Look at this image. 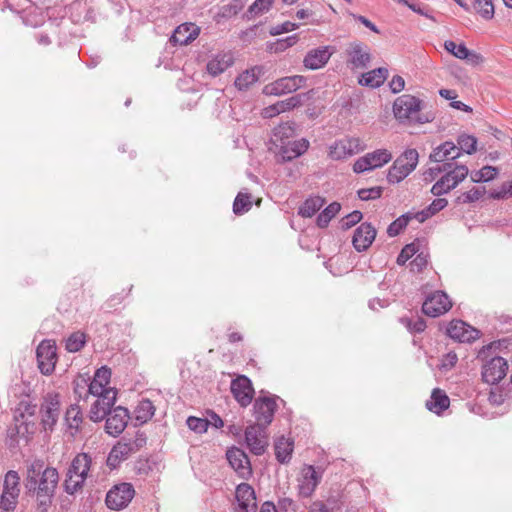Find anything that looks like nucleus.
I'll return each mask as SVG.
<instances>
[{
  "instance_id": "f257e3e1",
  "label": "nucleus",
  "mask_w": 512,
  "mask_h": 512,
  "mask_svg": "<svg viewBox=\"0 0 512 512\" xmlns=\"http://www.w3.org/2000/svg\"><path fill=\"white\" fill-rule=\"evenodd\" d=\"M58 480L57 470L53 467H45L42 461H34L28 466L25 488L36 496L42 511H46L51 504Z\"/></svg>"
},
{
  "instance_id": "39448f33",
  "label": "nucleus",
  "mask_w": 512,
  "mask_h": 512,
  "mask_svg": "<svg viewBox=\"0 0 512 512\" xmlns=\"http://www.w3.org/2000/svg\"><path fill=\"white\" fill-rule=\"evenodd\" d=\"M419 154L416 149L405 150L390 167L387 180L389 183H399L405 179L418 164Z\"/></svg>"
},
{
  "instance_id": "3c124183",
  "label": "nucleus",
  "mask_w": 512,
  "mask_h": 512,
  "mask_svg": "<svg viewBox=\"0 0 512 512\" xmlns=\"http://www.w3.org/2000/svg\"><path fill=\"white\" fill-rule=\"evenodd\" d=\"M275 0H255L249 7L248 13L252 16H259L268 12Z\"/></svg>"
},
{
  "instance_id": "864d4df0",
  "label": "nucleus",
  "mask_w": 512,
  "mask_h": 512,
  "mask_svg": "<svg viewBox=\"0 0 512 512\" xmlns=\"http://www.w3.org/2000/svg\"><path fill=\"white\" fill-rule=\"evenodd\" d=\"M186 423L190 430L199 434L206 432L209 426V421L207 419L194 416L188 417Z\"/></svg>"
},
{
  "instance_id": "5701e85b",
  "label": "nucleus",
  "mask_w": 512,
  "mask_h": 512,
  "mask_svg": "<svg viewBox=\"0 0 512 512\" xmlns=\"http://www.w3.org/2000/svg\"><path fill=\"white\" fill-rule=\"evenodd\" d=\"M237 512H256L257 502L254 489L247 483L236 487Z\"/></svg>"
},
{
  "instance_id": "5fc2aeb1",
  "label": "nucleus",
  "mask_w": 512,
  "mask_h": 512,
  "mask_svg": "<svg viewBox=\"0 0 512 512\" xmlns=\"http://www.w3.org/2000/svg\"><path fill=\"white\" fill-rule=\"evenodd\" d=\"M401 323L412 333L422 332L426 328L424 319L420 317L415 319L401 318Z\"/></svg>"
},
{
  "instance_id": "f8f14e48",
  "label": "nucleus",
  "mask_w": 512,
  "mask_h": 512,
  "mask_svg": "<svg viewBox=\"0 0 512 512\" xmlns=\"http://www.w3.org/2000/svg\"><path fill=\"white\" fill-rule=\"evenodd\" d=\"M36 356L41 373L50 375L54 371L57 362L55 342L43 340L37 347Z\"/></svg>"
},
{
  "instance_id": "cd10ccee",
  "label": "nucleus",
  "mask_w": 512,
  "mask_h": 512,
  "mask_svg": "<svg viewBox=\"0 0 512 512\" xmlns=\"http://www.w3.org/2000/svg\"><path fill=\"white\" fill-rule=\"evenodd\" d=\"M200 33V28L194 23H183L173 32L170 41L174 44L187 45L194 41Z\"/></svg>"
},
{
  "instance_id": "412c9836",
  "label": "nucleus",
  "mask_w": 512,
  "mask_h": 512,
  "mask_svg": "<svg viewBox=\"0 0 512 512\" xmlns=\"http://www.w3.org/2000/svg\"><path fill=\"white\" fill-rule=\"evenodd\" d=\"M307 99V94L301 93L291 96L285 100L276 102L275 104L269 105L262 110V116L264 118H272L280 113L292 110L304 103Z\"/></svg>"
},
{
  "instance_id": "69168bd1",
  "label": "nucleus",
  "mask_w": 512,
  "mask_h": 512,
  "mask_svg": "<svg viewBox=\"0 0 512 512\" xmlns=\"http://www.w3.org/2000/svg\"><path fill=\"white\" fill-rule=\"evenodd\" d=\"M111 377V370L107 367H101L99 368L94 375V380L99 383H103L105 385H108L110 382Z\"/></svg>"
},
{
  "instance_id": "dca6fc26",
  "label": "nucleus",
  "mask_w": 512,
  "mask_h": 512,
  "mask_svg": "<svg viewBox=\"0 0 512 512\" xmlns=\"http://www.w3.org/2000/svg\"><path fill=\"white\" fill-rule=\"evenodd\" d=\"M508 363L502 357H493L486 361L482 366V379L484 382L495 385L499 383L507 374Z\"/></svg>"
},
{
  "instance_id": "603ef678",
  "label": "nucleus",
  "mask_w": 512,
  "mask_h": 512,
  "mask_svg": "<svg viewBox=\"0 0 512 512\" xmlns=\"http://www.w3.org/2000/svg\"><path fill=\"white\" fill-rule=\"evenodd\" d=\"M486 190L484 187H473L467 192H464L461 196L458 197V200L462 203H472L478 201L484 194Z\"/></svg>"
},
{
  "instance_id": "4be33fe9",
  "label": "nucleus",
  "mask_w": 512,
  "mask_h": 512,
  "mask_svg": "<svg viewBox=\"0 0 512 512\" xmlns=\"http://www.w3.org/2000/svg\"><path fill=\"white\" fill-rule=\"evenodd\" d=\"M226 456L231 467L241 478L247 479L251 476L252 469L250 461L243 450L236 447L231 448L227 451Z\"/></svg>"
},
{
  "instance_id": "09e8293b",
  "label": "nucleus",
  "mask_w": 512,
  "mask_h": 512,
  "mask_svg": "<svg viewBox=\"0 0 512 512\" xmlns=\"http://www.w3.org/2000/svg\"><path fill=\"white\" fill-rule=\"evenodd\" d=\"M86 342L85 334L82 332L72 333L66 340L65 347L69 352H78Z\"/></svg>"
},
{
  "instance_id": "b1692460",
  "label": "nucleus",
  "mask_w": 512,
  "mask_h": 512,
  "mask_svg": "<svg viewBox=\"0 0 512 512\" xmlns=\"http://www.w3.org/2000/svg\"><path fill=\"white\" fill-rule=\"evenodd\" d=\"M276 402L271 397H259L254 403V413L257 424L267 426L273 420L274 412L276 410Z\"/></svg>"
},
{
  "instance_id": "ea45409f",
  "label": "nucleus",
  "mask_w": 512,
  "mask_h": 512,
  "mask_svg": "<svg viewBox=\"0 0 512 512\" xmlns=\"http://www.w3.org/2000/svg\"><path fill=\"white\" fill-rule=\"evenodd\" d=\"M155 413V407L149 399H142L139 401L134 409L136 421L140 424L148 422Z\"/></svg>"
},
{
  "instance_id": "9b49d317",
  "label": "nucleus",
  "mask_w": 512,
  "mask_h": 512,
  "mask_svg": "<svg viewBox=\"0 0 512 512\" xmlns=\"http://www.w3.org/2000/svg\"><path fill=\"white\" fill-rule=\"evenodd\" d=\"M135 490L130 483H121L110 489L106 495V505L112 510L125 508L133 499Z\"/></svg>"
},
{
  "instance_id": "6ab92c4d",
  "label": "nucleus",
  "mask_w": 512,
  "mask_h": 512,
  "mask_svg": "<svg viewBox=\"0 0 512 512\" xmlns=\"http://www.w3.org/2000/svg\"><path fill=\"white\" fill-rule=\"evenodd\" d=\"M447 334L459 342H472L480 337V331L462 320H453L447 328Z\"/></svg>"
},
{
  "instance_id": "6e6552de",
  "label": "nucleus",
  "mask_w": 512,
  "mask_h": 512,
  "mask_svg": "<svg viewBox=\"0 0 512 512\" xmlns=\"http://www.w3.org/2000/svg\"><path fill=\"white\" fill-rule=\"evenodd\" d=\"M323 471L312 465H304L297 477L298 494L301 497H310L321 482Z\"/></svg>"
},
{
  "instance_id": "ddd939ff",
  "label": "nucleus",
  "mask_w": 512,
  "mask_h": 512,
  "mask_svg": "<svg viewBox=\"0 0 512 512\" xmlns=\"http://www.w3.org/2000/svg\"><path fill=\"white\" fill-rule=\"evenodd\" d=\"M364 148L365 146L360 138H344L336 141L330 147L329 156L333 160H342L363 151Z\"/></svg>"
},
{
  "instance_id": "4c0bfd02",
  "label": "nucleus",
  "mask_w": 512,
  "mask_h": 512,
  "mask_svg": "<svg viewBox=\"0 0 512 512\" xmlns=\"http://www.w3.org/2000/svg\"><path fill=\"white\" fill-rule=\"evenodd\" d=\"M295 124L293 122H285L274 129L273 141L279 146L290 141L295 136Z\"/></svg>"
},
{
  "instance_id": "49530a36",
  "label": "nucleus",
  "mask_w": 512,
  "mask_h": 512,
  "mask_svg": "<svg viewBox=\"0 0 512 512\" xmlns=\"http://www.w3.org/2000/svg\"><path fill=\"white\" fill-rule=\"evenodd\" d=\"M477 138L472 136V135H468V134H461L458 136L457 138V147H458V151L460 152L463 151L469 155L473 154L476 152L477 150Z\"/></svg>"
},
{
  "instance_id": "37998d69",
  "label": "nucleus",
  "mask_w": 512,
  "mask_h": 512,
  "mask_svg": "<svg viewBox=\"0 0 512 512\" xmlns=\"http://www.w3.org/2000/svg\"><path fill=\"white\" fill-rule=\"evenodd\" d=\"M498 175V168L494 166H484L480 170L472 171L470 179L474 183L488 182L496 178Z\"/></svg>"
},
{
  "instance_id": "4468645a",
  "label": "nucleus",
  "mask_w": 512,
  "mask_h": 512,
  "mask_svg": "<svg viewBox=\"0 0 512 512\" xmlns=\"http://www.w3.org/2000/svg\"><path fill=\"white\" fill-rule=\"evenodd\" d=\"M245 441L253 454L262 455L268 446L266 426L261 424L248 426L245 430Z\"/></svg>"
},
{
  "instance_id": "7ed1b4c3",
  "label": "nucleus",
  "mask_w": 512,
  "mask_h": 512,
  "mask_svg": "<svg viewBox=\"0 0 512 512\" xmlns=\"http://www.w3.org/2000/svg\"><path fill=\"white\" fill-rule=\"evenodd\" d=\"M91 467L92 457L89 454L79 453L73 458L64 481L68 494H74L82 488Z\"/></svg>"
},
{
  "instance_id": "2f4dec72",
  "label": "nucleus",
  "mask_w": 512,
  "mask_h": 512,
  "mask_svg": "<svg viewBox=\"0 0 512 512\" xmlns=\"http://www.w3.org/2000/svg\"><path fill=\"white\" fill-rule=\"evenodd\" d=\"M234 63L231 53H219L207 63V71L212 76H218Z\"/></svg>"
},
{
  "instance_id": "bf43d9fd",
  "label": "nucleus",
  "mask_w": 512,
  "mask_h": 512,
  "mask_svg": "<svg viewBox=\"0 0 512 512\" xmlns=\"http://www.w3.org/2000/svg\"><path fill=\"white\" fill-rule=\"evenodd\" d=\"M417 253V247L414 243L407 244L397 257V264L404 265Z\"/></svg>"
},
{
  "instance_id": "f3484780",
  "label": "nucleus",
  "mask_w": 512,
  "mask_h": 512,
  "mask_svg": "<svg viewBox=\"0 0 512 512\" xmlns=\"http://www.w3.org/2000/svg\"><path fill=\"white\" fill-rule=\"evenodd\" d=\"M97 399L91 405L89 418L94 422L103 420L111 411V407L116 401V391L109 389L102 396H96Z\"/></svg>"
},
{
  "instance_id": "338daca9",
  "label": "nucleus",
  "mask_w": 512,
  "mask_h": 512,
  "mask_svg": "<svg viewBox=\"0 0 512 512\" xmlns=\"http://www.w3.org/2000/svg\"><path fill=\"white\" fill-rule=\"evenodd\" d=\"M505 396L499 388H494L490 391L488 401L495 406H499L504 402Z\"/></svg>"
},
{
  "instance_id": "a878e982",
  "label": "nucleus",
  "mask_w": 512,
  "mask_h": 512,
  "mask_svg": "<svg viewBox=\"0 0 512 512\" xmlns=\"http://www.w3.org/2000/svg\"><path fill=\"white\" fill-rule=\"evenodd\" d=\"M376 237V229L370 223H362L354 232L352 243L358 252L367 250Z\"/></svg>"
},
{
  "instance_id": "58836bf2",
  "label": "nucleus",
  "mask_w": 512,
  "mask_h": 512,
  "mask_svg": "<svg viewBox=\"0 0 512 512\" xmlns=\"http://www.w3.org/2000/svg\"><path fill=\"white\" fill-rule=\"evenodd\" d=\"M293 452V442L285 437H280L275 443L276 459L280 463H288Z\"/></svg>"
},
{
  "instance_id": "de8ad7c7",
  "label": "nucleus",
  "mask_w": 512,
  "mask_h": 512,
  "mask_svg": "<svg viewBox=\"0 0 512 512\" xmlns=\"http://www.w3.org/2000/svg\"><path fill=\"white\" fill-rule=\"evenodd\" d=\"M251 197L247 193L239 192L233 203V211L237 215L247 212L251 208Z\"/></svg>"
},
{
  "instance_id": "aec40b11",
  "label": "nucleus",
  "mask_w": 512,
  "mask_h": 512,
  "mask_svg": "<svg viewBox=\"0 0 512 512\" xmlns=\"http://www.w3.org/2000/svg\"><path fill=\"white\" fill-rule=\"evenodd\" d=\"M231 392L242 407L248 406L254 395L252 383L246 376H238L231 382Z\"/></svg>"
},
{
  "instance_id": "1a4fd4ad",
  "label": "nucleus",
  "mask_w": 512,
  "mask_h": 512,
  "mask_svg": "<svg viewBox=\"0 0 512 512\" xmlns=\"http://www.w3.org/2000/svg\"><path fill=\"white\" fill-rule=\"evenodd\" d=\"M392 160V154L387 149H378L358 158L354 165L355 173H363L366 171L380 168Z\"/></svg>"
},
{
  "instance_id": "f704fd0d",
  "label": "nucleus",
  "mask_w": 512,
  "mask_h": 512,
  "mask_svg": "<svg viewBox=\"0 0 512 512\" xmlns=\"http://www.w3.org/2000/svg\"><path fill=\"white\" fill-rule=\"evenodd\" d=\"M262 69L258 66L243 71L235 79V86L238 90H247L255 84L260 77Z\"/></svg>"
},
{
  "instance_id": "c03bdc74",
  "label": "nucleus",
  "mask_w": 512,
  "mask_h": 512,
  "mask_svg": "<svg viewBox=\"0 0 512 512\" xmlns=\"http://www.w3.org/2000/svg\"><path fill=\"white\" fill-rule=\"evenodd\" d=\"M473 9L484 20L493 19L495 14L492 0H474Z\"/></svg>"
},
{
  "instance_id": "473e14b6",
  "label": "nucleus",
  "mask_w": 512,
  "mask_h": 512,
  "mask_svg": "<svg viewBox=\"0 0 512 512\" xmlns=\"http://www.w3.org/2000/svg\"><path fill=\"white\" fill-rule=\"evenodd\" d=\"M37 413V406L29 401H21L15 410V420L20 425H28L34 423V418Z\"/></svg>"
},
{
  "instance_id": "e433bc0d",
  "label": "nucleus",
  "mask_w": 512,
  "mask_h": 512,
  "mask_svg": "<svg viewBox=\"0 0 512 512\" xmlns=\"http://www.w3.org/2000/svg\"><path fill=\"white\" fill-rule=\"evenodd\" d=\"M450 400L448 396L440 389H434L430 399L426 402L428 410L440 414L443 410L449 407Z\"/></svg>"
},
{
  "instance_id": "393cba45",
  "label": "nucleus",
  "mask_w": 512,
  "mask_h": 512,
  "mask_svg": "<svg viewBox=\"0 0 512 512\" xmlns=\"http://www.w3.org/2000/svg\"><path fill=\"white\" fill-rule=\"evenodd\" d=\"M333 51L329 46H322L311 49L303 59V65L310 70H317L324 67L331 58Z\"/></svg>"
},
{
  "instance_id": "c85d7f7f",
  "label": "nucleus",
  "mask_w": 512,
  "mask_h": 512,
  "mask_svg": "<svg viewBox=\"0 0 512 512\" xmlns=\"http://www.w3.org/2000/svg\"><path fill=\"white\" fill-rule=\"evenodd\" d=\"M444 48L454 57L461 60H467L473 65H477L482 62V57L479 54L470 51L463 43L456 44L452 40H447L444 43Z\"/></svg>"
},
{
  "instance_id": "a211bd4d",
  "label": "nucleus",
  "mask_w": 512,
  "mask_h": 512,
  "mask_svg": "<svg viewBox=\"0 0 512 512\" xmlns=\"http://www.w3.org/2000/svg\"><path fill=\"white\" fill-rule=\"evenodd\" d=\"M128 420V410L122 406H118L107 415L105 430L109 435L116 437L124 431Z\"/></svg>"
},
{
  "instance_id": "e2e57ef3",
  "label": "nucleus",
  "mask_w": 512,
  "mask_h": 512,
  "mask_svg": "<svg viewBox=\"0 0 512 512\" xmlns=\"http://www.w3.org/2000/svg\"><path fill=\"white\" fill-rule=\"evenodd\" d=\"M298 27H299L298 24L290 22V21H286L280 25H276V26L272 27L270 30V34L274 35V36L280 35L282 33H287V32L293 31V30L297 29Z\"/></svg>"
},
{
  "instance_id": "c756f323",
  "label": "nucleus",
  "mask_w": 512,
  "mask_h": 512,
  "mask_svg": "<svg viewBox=\"0 0 512 512\" xmlns=\"http://www.w3.org/2000/svg\"><path fill=\"white\" fill-rule=\"evenodd\" d=\"M133 447L129 445L127 439H123L119 441L116 445L111 449L108 457L107 464L110 467H117L121 461L128 459L132 454H134Z\"/></svg>"
},
{
  "instance_id": "72a5a7b5",
  "label": "nucleus",
  "mask_w": 512,
  "mask_h": 512,
  "mask_svg": "<svg viewBox=\"0 0 512 512\" xmlns=\"http://www.w3.org/2000/svg\"><path fill=\"white\" fill-rule=\"evenodd\" d=\"M64 421L72 436L79 432L83 422V414L77 404H71L67 408Z\"/></svg>"
},
{
  "instance_id": "a18cd8bd",
  "label": "nucleus",
  "mask_w": 512,
  "mask_h": 512,
  "mask_svg": "<svg viewBox=\"0 0 512 512\" xmlns=\"http://www.w3.org/2000/svg\"><path fill=\"white\" fill-rule=\"evenodd\" d=\"M341 206L337 202H333L328 205L317 217V225L320 228H325L331 219L336 216V214L340 211Z\"/></svg>"
},
{
  "instance_id": "0eeeda50",
  "label": "nucleus",
  "mask_w": 512,
  "mask_h": 512,
  "mask_svg": "<svg viewBox=\"0 0 512 512\" xmlns=\"http://www.w3.org/2000/svg\"><path fill=\"white\" fill-rule=\"evenodd\" d=\"M345 53L346 64L351 70H364L372 60L370 47L358 40L350 42Z\"/></svg>"
},
{
  "instance_id": "680f3d73",
  "label": "nucleus",
  "mask_w": 512,
  "mask_h": 512,
  "mask_svg": "<svg viewBox=\"0 0 512 512\" xmlns=\"http://www.w3.org/2000/svg\"><path fill=\"white\" fill-rule=\"evenodd\" d=\"M381 194H382L381 187L365 188V189H360L358 191L359 198L364 201L377 199L381 196Z\"/></svg>"
},
{
  "instance_id": "423d86ee",
  "label": "nucleus",
  "mask_w": 512,
  "mask_h": 512,
  "mask_svg": "<svg viewBox=\"0 0 512 512\" xmlns=\"http://www.w3.org/2000/svg\"><path fill=\"white\" fill-rule=\"evenodd\" d=\"M61 412V395L48 392L42 400L39 413L44 431H53Z\"/></svg>"
},
{
  "instance_id": "9d476101",
  "label": "nucleus",
  "mask_w": 512,
  "mask_h": 512,
  "mask_svg": "<svg viewBox=\"0 0 512 512\" xmlns=\"http://www.w3.org/2000/svg\"><path fill=\"white\" fill-rule=\"evenodd\" d=\"M306 83V78L302 75H294L282 77L270 84H267L263 93L266 95L281 96L287 93H292L303 87Z\"/></svg>"
},
{
  "instance_id": "6e6d98bb",
  "label": "nucleus",
  "mask_w": 512,
  "mask_h": 512,
  "mask_svg": "<svg viewBox=\"0 0 512 512\" xmlns=\"http://www.w3.org/2000/svg\"><path fill=\"white\" fill-rule=\"evenodd\" d=\"M490 197L498 200L512 197V180L504 182L498 189L492 190Z\"/></svg>"
},
{
  "instance_id": "052dcab7",
  "label": "nucleus",
  "mask_w": 512,
  "mask_h": 512,
  "mask_svg": "<svg viewBox=\"0 0 512 512\" xmlns=\"http://www.w3.org/2000/svg\"><path fill=\"white\" fill-rule=\"evenodd\" d=\"M458 361L457 354L453 351L448 352L447 354L443 355L439 369L443 371H449L453 367H455L456 363Z\"/></svg>"
},
{
  "instance_id": "c9c22d12",
  "label": "nucleus",
  "mask_w": 512,
  "mask_h": 512,
  "mask_svg": "<svg viewBox=\"0 0 512 512\" xmlns=\"http://www.w3.org/2000/svg\"><path fill=\"white\" fill-rule=\"evenodd\" d=\"M387 77L388 70L386 68H377L362 74L359 83L363 86L377 88L385 82Z\"/></svg>"
},
{
  "instance_id": "bb28decb",
  "label": "nucleus",
  "mask_w": 512,
  "mask_h": 512,
  "mask_svg": "<svg viewBox=\"0 0 512 512\" xmlns=\"http://www.w3.org/2000/svg\"><path fill=\"white\" fill-rule=\"evenodd\" d=\"M309 146L308 140L302 138L299 140H290L279 145V157L282 161H291L302 155Z\"/></svg>"
},
{
  "instance_id": "4d7b16f0",
  "label": "nucleus",
  "mask_w": 512,
  "mask_h": 512,
  "mask_svg": "<svg viewBox=\"0 0 512 512\" xmlns=\"http://www.w3.org/2000/svg\"><path fill=\"white\" fill-rule=\"evenodd\" d=\"M18 495H11L6 494V491L3 490L2 494L0 495V508L4 511H12L15 509L17 503H18Z\"/></svg>"
},
{
  "instance_id": "7c9ffc66",
  "label": "nucleus",
  "mask_w": 512,
  "mask_h": 512,
  "mask_svg": "<svg viewBox=\"0 0 512 512\" xmlns=\"http://www.w3.org/2000/svg\"><path fill=\"white\" fill-rule=\"evenodd\" d=\"M460 156L458 147L451 141H446L434 148L430 154V160L433 162H444L445 160H455Z\"/></svg>"
},
{
  "instance_id": "2eb2a0df",
  "label": "nucleus",
  "mask_w": 512,
  "mask_h": 512,
  "mask_svg": "<svg viewBox=\"0 0 512 512\" xmlns=\"http://www.w3.org/2000/svg\"><path fill=\"white\" fill-rule=\"evenodd\" d=\"M452 307V302L443 291H435L427 296L422 305L424 314L430 317H438L446 313Z\"/></svg>"
},
{
  "instance_id": "79ce46f5",
  "label": "nucleus",
  "mask_w": 512,
  "mask_h": 512,
  "mask_svg": "<svg viewBox=\"0 0 512 512\" xmlns=\"http://www.w3.org/2000/svg\"><path fill=\"white\" fill-rule=\"evenodd\" d=\"M3 490L6 494L18 495L20 494V476L18 472L10 470L6 473L3 483Z\"/></svg>"
},
{
  "instance_id": "13d9d810",
  "label": "nucleus",
  "mask_w": 512,
  "mask_h": 512,
  "mask_svg": "<svg viewBox=\"0 0 512 512\" xmlns=\"http://www.w3.org/2000/svg\"><path fill=\"white\" fill-rule=\"evenodd\" d=\"M362 217V213L358 210L351 212L350 214L346 215L341 219V228L344 230L350 229L352 226L360 222Z\"/></svg>"
},
{
  "instance_id": "f03ea898",
  "label": "nucleus",
  "mask_w": 512,
  "mask_h": 512,
  "mask_svg": "<svg viewBox=\"0 0 512 512\" xmlns=\"http://www.w3.org/2000/svg\"><path fill=\"white\" fill-rule=\"evenodd\" d=\"M421 100L417 97L404 94L395 99L393 113L402 124H424L432 120L428 115H421Z\"/></svg>"
},
{
  "instance_id": "0e129e2a",
  "label": "nucleus",
  "mask_w": 512,
  "mask_h": 512,
  "mask_svg": "<svg viewBox=\"0 0 512 512\" xmlns=\"http://www.w3.org/2000/svg\"><path fill=\"white\" fill-rule=\"evenodd\" d=\"M107 385L103 383H99L96 380H92L88 387V392L93 396H102L106 391H108L110 388L106 387Z\"/></svg>"
},
{
  "instance_id": "a19ab883",
  "label": "nucleus",
  "mask_w": 512,
  "mask_h": 512,
  "mask_svg": "<svg viewBox=\"0 0 512 512\" xmlns=\"http://www.w3.org/2000/svg\"><path fill=\"white\" fill-rule=\"evenodd\" d=\"M324 203V199L319 196L310 197L300 206L298 213L302 217H312L323 207Z\"/></svg>"
},
{
  "instance_id": "774afa93",
  "label": "nucleus",
  "mask_w": 512,
  "mask_h": 512,
  "mask_svg": "<svg viewBox=\"0 0 512 512\" xmlns=\"http://www.w3.org/2000/svg\"><path fill=\"white\" fill-rule=\"evenodd\" d=\"M427 263V256L423 253L418 254L410 263L411 270L421 271L424 267H426Z\"/></svg>"
},
{
  "instance_id": "20e7f679",
  "label": "nucleus",
  "mask_w": 512,
  "mask_h": 512,
  "mask_svg": "<svg viewBox=\"0 0 512 512\" xmlns=\"http://www.w3.org/2000/svg\"><path fill=\"white\" fill-rule=\"evenodd\" d=\"M437 171L445 172L431 188V193L438 197L456 188L469 175V169L466 165H455L453 167L452 163L444 164Z\"/></svg>"
},
{
  "instance_id": "8fccbe9b",
  "label": "nucleus",
  "mask_w": 512,
  "mask_h": 512,
  "mask_svg": "<svg viewBox=\"0 0 512 512\" xmlns=\"http://www.w3.org/2000/svg\"><path fill=\"white\" fill-rule=\"evenodd\" d=\"M411 219L410 213L404 214L393 221L387 229V233L390 237L397 236L407 225Z\"/></svg>"
}]
</instances>
